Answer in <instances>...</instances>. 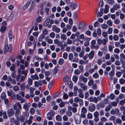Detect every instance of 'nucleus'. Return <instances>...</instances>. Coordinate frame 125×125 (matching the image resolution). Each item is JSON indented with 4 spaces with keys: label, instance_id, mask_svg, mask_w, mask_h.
<instances>
[{
    "label": "nucleus",
    "instance_id": "obj_1",
    "mask_svg": "<svg viewBox=\"0 0 125 125\" xmlns=\"http://www.w3.org/2000/svg\"><path fill=\"white\" fill-rule=\"evenodd\" d=\"M86 26V24L85 22H81L79 24L78 29L81 31H83L85 30Z\"/></svg>",
    "mask_w": 125,
    "mask_h": 125
},
{
    "label": "nucleus",
    "instance_id": "obj_2",
    "mask_svg": "<svg viewBox=\"0 0 125 125\" xmlns=\"http://www.w3.org/2000/svg\"><path fill=\"white\" fill-rule=\"evenodd\" d=\"M5 50L4 52V53L5 54V52H9L12 51V45H8V44H6L5 46Z\"/></svg>",
    "mask_w": 125,
    "mask_h": 125
},
{
    "label": "nucleus",
    "instance_id": "obj_3",
    "mask_svg": "<svg viewBox=\"0 0 125 125\" xmlns=\"http://www.w3.org/2000/svg\"><path fill=\"white\" fill-rule=\"evenodd\" d=\"M78 84L83 91H85L87 89V87L84 83H83L81 82H78Z\"/></svg>",
    "mask_w": 125,
    "mask_h": 125
},
{
    "label": "nucleus",
    "instance_id": "obj_4",
    "mask_svg": "<svg viewBox=\"0 0 125 125\" xmlns=\"http://www.w3.org/2000/svg\"><path fill=\"white\" fill-rule=\"evenodd\" d=\"M85 113H81L80 115V117L79 116V115H77L78 118L77 117L76 118V117H75V119L76 121H77L79 123L81 121V117L82 118H84L85 117L86 115L85 114Z\"/></svg>",
    "mask_w": 125,
    "mask_h": 125
},
{
    "label": "nucleus",
    "instance_id": "obj_5",
    "mask_svg": "<svg viewBox=\"0 0 125 125\" xmlns=\"http://www.w3.org/2000/svg\"><path fill=\"white\" fill-rule=\"evenodd\" d=\"M74 100L75 103H78L79 102V105L80 106H82L83 105V100L80 98L79 97H75L74 99Z\"/></svg>",
    "mask_w": 125,
    "mask_h": 125
},
{
    "label": "nucleus",
    "instance_id": "obj_6",
    "mask_svg": "<svg viewBox=\"0 0 125 125\" xmlns=\"http://www.w3.org/2000/svg\"><path fill=\"white\" fill-rule=\"evenodd\" d=\"M79 82H82L83 83H86L87 82V78L85 77L83 75H80L79 77Z\"/></svg>",
    "mask_w": 125,
    "mask_h": 125
},
{
    "label": "nucleus",
    "instance_id": "obj_7",
    "mask_svg": "<svg viewBox=\"0 0 125 125\" xmlns=\"http://www.w3.org/2000/svg\"><path fill=\"white\" fill-rule=\"evenodd\" d=\"M120 111L119 109L117 108L115 109H113L110 111V113L112 115H114L115 114H118L119 113Z\"/></svg>",
    "mask_w": 125,
    "mask_h": 125
},
{
    "label": "nucleus",
    "instance_id": "obj_8",
    "mask_svg": "<svg viewBox=\"0 0 125 125\" xmlns=\"http://www.w3.org/2000/svg\"><path fill=\"white\" fill-rule=\"evenodd\" d=\"M52 30L54 31H55L57 33H59L60 31V29L58 28L56 25H53L52 27Z\"/></svg>",
    "mask_w": 125,
    "mask_h": 125
},
{
    "label": "nucleus",
    "instance_id": "obj_9",
    "mask_svg": "<svg viewBox=\"0 0 125 125\" xmlns=\"http://www.w3.org/2000/svg\"><path fill=\"white\" fill-rule=\"evenodd\" d=\"M94 56V51H91L88 54V56L90 60H91Z\"/></svg>",
    "mask_w": 125,
    "mask_h": 125
},
{
    "label": "nucleus",
    "instance_id": "obj_10",
    "mask_svg": "<svg viewBox=\"0 0 125 125\" xmlns=\"http://www.w3.org/2000/svg\"><path fill=\"white\" fill-rule=\"evenodd\" d=\"M88 100L90 102H93L95 103H96L98 101V99L96 97H93L91 96L88 98Z\"/></svg>",
    "mask_w": 125,
    "mask_h": 125
},
{
    "label": "nucleus",
    "instance_id": "obj_11",
    "mask_svg": "<svg viewBox=\"0 0 125 125\" xmlns=\"http://www.w3.org/2000/svg\"><path fill=\"white\" fill-rule=\"evenodd\" d=\"M14 113V110L12 109H9L7 111V114L9 117H10L13 115Z\"/></svg>",
    "mask_w": 125,
    "mask_h": 125
},
{
    "label": "nucleus",
    "instance_id": "obj_12",
    "mask_svg": "<svg viewBox=\"0 0 125 125\" xmlns=\"http://www.w3.org/2000/svg\"><path fill=\"white\" fill-rule=\"evenodd\" d=\"M89 110L90 112H93L94 111L95 109V105L92 104L89 107Z\"/></svg>",
    "mask_w": 125,
    "mask_h": 125
},
{
    "label": "nucleus",
    "instance_id": "obj_13",
    "mask_svg": "<svg viewBox=\"0 0 125 125\" xmlns=\"http://www.w3.org/2000/svg\"><path fill=\"white\" fill-rule=\"evenodd\" d=\"M35 3L33 2H32L30 4V7L29 10L30 11H31L34 8Z\"/></svg>",
    "mask_w": 125,
    "mask_h": 125
},
{
    "label": "nucleus",
    "instance_id": "obj_14",
    "mask_svg": "<svg viewBox=\"0 0 125 125\" xmlns=\"http://www.w3.org/2000/svg\"><path fill=\"white\" fill-rule=\"evenodd\" d=\"M45 40L48 43L51 44L52 43V40L50 39L48 36H47L45 38Z\"/></svg>",
    "mask_w": 125,
    "mask_h": 125
},
{
    "label": "nucleus",
    "instance_id": "obj_15",
    "mask_svg": "<svg viewBox=\"0 0 125 125\" xmlns=\"http://www.w3.org/2000/svg\"><path fill=\"white\" fill-rule=\"evenodd\" d=\"M31 77L32 79L33 80H38L39 78L38 75L37 74L31 75Z\"/></svg>",
    "mask_w": 125,
    "mask_h": 125
},
{
    "label": "nucleus",
    "instance_id": "obj_16",
    "mask_svg": "<svg viewBox=\"0 0 125 125\" xmlns=\"http://www.w3.org/2000/svg\"><path fill=\"white\" fill-rule=\"evenodd\" d=\"M89 60H87L85 61H83L82 60H80L79 61V63L81 64H86L88 63Z\"/></svg>",
    "mask_w": 125,
    "mask_h": 125
},
{
    "label": "nucleus",
    "instance_id": "obj_17",
    "mask_svg": "<svg viewBox=\"0 0 125 125\" xmlns=\"http://www.w3.org/2000/svg\"><path fill=\"white\" fill-rule=\"evenodd\" d=\"M120 5L117 3L114 4L113 6V8H114L116 10H117L118 9L120 8Z\"/></svg>",
    "mask_w": 125,
    "mask_h": 125
},
{
    "label": "nucleus",
    "instance_id": "obj_18",
    "mask_svg": "<svg viewBox=\"0 0 125 125\" xmlns=\"http://www.w3.org/2000/svg\"><path fill=\"white\" fill-rule=\"evenodd\" d=\"M77 4L75 3H72L70 7L72 8L73 10H75L76 7L77 6Z\"/></svg>",
    "mask_w": 125,
    "mask_h": 125
},
{
    "label": "nucleus",
    "instance_id": "obj_19",
    "mask_svg": "<svg viewBox=\"0 0 125 125\" xmlns=\"http://www.w3.org/2000/svg\"><path fill=\"white\" fill-rule=\"evenodd\" d=\"M115 120V121L113 122V123H117L119 124H120L122 123V120L119 118H117Z\"/></svg>",
    "mask_w": 125,
    "mask_h": 125
},
{
    "label": "nucleus",
    "instance_id": "obj_20",
    "mask_svg": "<svg viewBox=\"0 0 125 125\" xmlns=\"http://www.w3.org/2000/svg\"><path fill=\"white\" fill-rule=\"evenodd\" d=\"M6 95L5 92H3L0 95V98L1 99L4 100L6 97Z\"/></svg>",
    "mask_w": 125,
    "mask_h": 125
},
{
    "label": "nucleus",
    "instance_id": "obj_21",
    "mask_svg": "<svg viewBox=\"0 0 125 125\" xmlns=\"http://www.w3.org/2000/svg\"><path fill=\"white\" fill-rule=\"evenodd\" d=\"M109 7V6L108 5L106 4L105 5V8L104 10V12L105 13L108 12Z\"/></svg>",
    "mask_w": 125,
    "mask_h": 125
},
{
    "label": "nucleus",
    "instance_id": "obj_22",
    "mask_svg": "<svg viewBox=\"0 0 125 125\" xmlns=\"http://www.w3.org/2000/svg\"><path fill=\"white\" fill-rule=\"evenodd\" d=\"M96 62L99 65H100L102 62V60L101 58H99L97 59L96 60Z\"/></svg>",
    "mask_w": 125,
    "mask_h": 125
},
{
    "label": "nucleus",
    "instance_id": "obj_23",
    "mask_svg": "<svg viewBox=\"0 0 125 125\" xmlns=\"http://www.w3.org/2000/svg\"><path fill=\"white\" fill-rule=\"evenodd\" d=\"M20 113V109H17V110L16 111L15 115L17 117V120H18V118H19L18 115Z\"/></svg>",
    "mask_w": 125,
    "mask_h": 125
},
{
    "label": "nucleus",
    "instance_id": "obj_24",
    "mask_svg": "<svg viewBox=\"0 0 125 125\" xmlns=\"http://www.w3.org/2000/svg\"><path fill=\"white\" fill-rule=\"evenodd\" d=\"M6 27L4 26H2L0 29V31L2 33H4L6 29Z\"/></svg>",
    "mask_w": 125,
    "mask_h": 125
},
{
    "label": "nucleus",
    "instance_id": "obj_25",
    "mask_svg": "<svg viewBox=\"0 0 125 125\" xmlns=\"http://www.w3.org/2000/svg\"><path fill=\"white\" fill-rule=\"evenodd\" d=\"M94 83L93 79L91 77L89 79V81L88 82V84L89 86H91Z\"/></svg>",
    "mask_w": 125,
    "mask_h": 125
},
{
    "label": "nucleus",
    "instance_id": "obj_26",
    "mask_svg": "<svg viewBox=\"0 0 125 125\" xmlns=\"http://www.w3.org/2000/svg\"><path fill=\"white\" fill-rule=\"evenodd\" d=\"M9 36L10 39H12L13 38V36L12 35V32L11 30H10L8 32Z\"/></svg>",
    "mask_w": 125,
    "mask_h": 125
},
{
    "label": "nucleus",
    "instance_id": "obj_27",
    "mask_svg": "<svg viewBox=\"0 0 125 125\" xmlns=\"http://www.w3.org/2000/svg\"><path fill=\"white\" fill-rule=\"evenodd\" d=\"M30 4V2H28L26 4H25L24 6H23L22 9L24 10H25V9H27L29 5Z\"/></svg>",
    "mask_w": 125,
    "mask_h": 125
},
{
    "label": "nucleus",
    "instance_id": "obj_28",
    "mask_svg": "<svg viewBox=\"0 0 125 125\" xmlns=\"http://www.w3.org/2000/svg\"><path fill=\"white\" fill-rule=\"evenodd\" d=\"M55 115V112L53 110H51V111L49 112L47 114V115H51V116H53L54 115Z\"/></svg>",
    "mask_w": 125,
    "mask_h": 125
},
{
    "label": "nucleus",
    "instance_id": "obj_29",
    "mask_svg": "<svg viewBox=\"0 0 125 125\" xmlns=\"http://www.w3.org/2000/svg\"><path fill=\"white\" fill-rule=\"evenodd\" d=\"M61 39L63 40H65L67 39V37L66 35L65 34H61L60 37Z\"/></svg>",
    "mask_w": 125,
    "mask_h": 125
},
{
    "label": "nucleus",
    "instance_id": "obj_30",
    "mask_svg": "<svg viewBox=\"0 0 125 125\" xmlns=\"http://www.w3.org/2000/svg\"><path fill=\"white\" fill-rule=\"evenodd\" d=\"M56 119L57 121H60L62 119V117L60 115H58L56 117Z\"/></svg>",
    "mask_w": 125,
    "mask_h": 125
},
{
    "label": "nucleus",
    "instance_id": "obj_31",
    "mask_svg": "<svg viewBox=\"0 0 125 125\" xmlns=\"http://www.w3.org/2000/svg\"><path fill=\"white\" fill-rule=\"evenodd\" d=\"M23 108L26 111H27L28 109V104L27 103H26L23 105Z\"/></svg>",
    "mask_w": 125,
    "mask_h": 125
},
{
    "label": "nucleus",
    "instance_id": "obj_32",
    "mask_svg": "<svg viewBox=\"0 0 125 125\" xmlns=\"http://www.w3.org/2000/svg\"><path fill=\"white\" fill-rule=\"evenodd\" d=\"M102 36L104 38H108V33L107 32L105 31L103 32L102 33Z\"/></svg>",
    "mask_w": 125,
    "mask_h": 125
},
{
    "label": "nucleus",
    "instance_id": "obj_33",
    "mask_svg": "<svg viewBox=\"0 0 125 125\" xmlns=\"http://www.w3.org/2000/svg\"><path fill=\"white\" fill-rule=\"evenodd\" d=\"M87 117L88 119H92L93 118V115L91 113H88L87 115Z\"/></svg>",
    "mask_w": 125,
    "mask_h": 125
},
{
    "label": "nucleus",
    "instance_id": "obj_34",
    "mask_svg": "<svg viewBox=\"0 0 125 125\" xmlns=\"http://www.w3.org/2000/svg\"><path fill=\"white\" fill-rule=\"evenodd\" d=\"M121 62L122 64V67L124 68L125 69V61L124 59H120Z\"/></svg>",
    "mask_w": 125,
    "mask_h": 125
},
{
    "label": "nucleus",
    "instance_id": "obj_35",
    "mask_svg": "<svg viewBox=\"0 0 125 125\" xmlns=\"http://www.w3.org/2000/svg\"><path fill=\"white\" fill-rule=\"evenodd\" d=\"M74 73L75 75H79L80 74L81 71L78 69H76L74 71Z\"/></svg>",
    "mask_w": 125,
    "mask_h": 125
},
{
    "label": "nucleus",
    "instance_id": "obj_36",
    "mask_svg": "<svg viewBox=\"0 0 125 125\" xmlns=\"http://www.w3.org/2000/svg\"><path fill=\"white\" fill-rule=\"evenodd\" d=\"M119 37L117 35H115L113 36V39L115 41H117L118 40Z\"/></svg>",
    "mask_w": 125,
    "mask_h": 125
},
{
    "label": "nucleus",
    "instance_id": "obj_37",
    "mask_svg": "<svg viewBox=\"0 0 125 125\" xmlns=\"http://www.w3.org/2000/svg\"><path fill=\"white\" fill-rule=\"evenodd\" d=\"M70 79V78L69 76H66L63 78V81L64 82H66L68 81Z\"/></svg>",
    "mask_w": 125,
    "mask_h": 125
},
{
    "label": "nucleus",
    "instance_id": "obj_38",
    "mask_svg": "<svg viewBox=\"0 0 125 125\" xmlns=\"http://www.w3.org/2000/svg\"><path fill=\"white\" fill-rule=\"evenodd\" d=\"M101 27L103 29H106L108 28V26L105 24L104 23L101 24Z\"/></svg>",
    "mask_w": 125,
    "mask_h": 125
},
{
    "label": "nucleus",
    "instance_id": "obj_39",
    "mask_svg": "<svg viewBox=\"0 0 125 125\" xmlns=\"http://www.w3.org/2000/svg\"><path fill=\"white\" fill-rule=\"evenodd\" d=\"M87 112L86 109L84 107H83L81 109V113H86Z\"/></svg>",
    "mask_w": 125,
    "mask_h": 125
},
{
    "label": "nucleus",
    "instance_id": "obj_40",
    "mask_svg": "<svg viewBox=\"0 0 125 125\" xmlns=\"http://www.w3.org/2000/svg\"><path fill=\"white\" fill-rule=\"evenodd\" d=\"M25 118L24 116H21L20 118H18V120H19L21 122H24L25 120Z\"/></svg>",
    "mask_w": 125,
    "mask_h": 125
},
{
    "label": "nucleus",
    "instance_id": "obj_41",
    "mask_svg": "<svg viewBox=\"0 0 125 125\" xmlns=\"http://www.w3.org/2000/svg\"><path fill=\"white\" fill-rule=\"evenodd\" d=\"M108 40V38H104L102 40V43L103 45H105L106 44Z\"/></svg>",
    "mask_w": 125,
    "mask_h": 125
},
{
    "label": "nucleus",
    "instance_id": "obj_42",
    "mask_svg": "<svg viewBox=\"0 0 125 125\" xmlns=\"http://www.w3.org/2000/svg\"><path fill=\"white\" fill-rule=\"evenodd\" d=\"M111 109V106L110 105L107 106L105 109V111L106 112L109 111Z\"/></svg>",
    "mask_w": 125,
    "mask_h": 125
},
{
    "label": "nucleus",
    "instance_id": "obj_43",
    "mask_svg": "<svg viewBox=\"0 0 125 125\" xmlns=\"http://www.w3.org/2000/svg\"><path fill=\"white\" fill-rule=\"evenodd\" d=\"M78 77L76 75H74L72 78L73 81L75 83H76Z\"/></svg>",
    "mask_w": 125,
    "mask_h": 125
},
{
    "label": "nucleus",
    "instance_id": "obj_44",
    "mask_svg": "<svg viewBox=\"0 0 125 125\" xmlns=\"http://www.w3.org/2000/svg\"><path fill=\"white\" fill-rule=\"evenodd\" d=\"M94 116V117H98L99 116V113L97 111H96L94 112L93 114Z\"/></svg>",
    "mask_w": 125,
    "mask_h": 125
},
{
    "label": "nucleus",
    "instance_id": "obj_45",
    "mask_svg": "<svg viewBox=\"0 0 125 125\" xmlns=\"http://www.w3.org/2000/svg\"><path fill=\"white\" fill-rule=\"evenodd\" d=\"M116 117L112 115L110 118L109 120H110L111 121H113V122L114 121H115V120L116 119Z\"/></svg>",
    "mask_w": 125,
    "mask_h": 125
},
{
    "label": "nucleus",
    "instance_id": "obj_46",
    "mask_svg": "<svg viewBox=\"0 0 125 125\" xmlns=\"http://www.w3.org/2000/svg\"><path fill=\"white\" fill-rule=\"evenodd\" d=\"M100 120L103 122H106L107 121V119L104 117H102L100 119Z\"/></svg>",
    "mask_w": 125,
    "mask_h": 125
},
{
    "label": "nucleus",
    "instance_id": "obj_47",
    "mask_svg": "<svg viewBox=\"0 0 125 125\" xmlns=\"http://www.w3.org/2000/svg\"><path fill=\"white\" fill-rule=\"evenodd\" d=\"M73 57V55L72 53H70L68 55V59L69 60L71 61L72 60Z\"/></svg>",
    "mask_w": 125,
    "mask_h": 125
},
{
    "label": "nucleus",
    "instance_id": "obj_48",
    "mask_svg": "<svg viewBox=\"0 0 125 125\" xmlns=\"http://www.w3.org/2000/svg\"><path fill=\"white\" fill-rule=\"evenodd\" d=\"M44 36L43 35H41L38 38V41L39 42H42V41L43 39H44Z\"/></svg>",
    "mask_w": 125,
    "mask_h": 125
},
{
    "label": "nucleus",
    "instance_id": "obj_49",
    "mask_svg": "<svg viewBox=\"0 0 125 125\" xmlns=\"http://www.w3.org/2000/svg\"><path fill=\"white\" fill-rule=\"evenodd\" d=\"M32 79L30 78H29L28 79V85H32Z\"/></svg>",
    "mask_w": 125,
    "mask_h": 125
},
{
    "label": "nucleus",
    "instance_id": "obj_50",
    "mask_svg": "<svg viewBox=\"0 0 125 125\" xmlns=\"http://www.w3.org/2000/svg\"><path fill=\"white\" fill-rule=\"evenodd\" d=\"M42 32L44 35H47L48 34V31L46 29H44L42 31Z\"/></svg>",
    "mask_w": 125,
    "mask_h": 125
},
{
    "label": "nucleus",
    "instance_id": "obj_51",
    "mask_svg": "<svg viewBox=\"0 0 125 125\" xmlns=\"http://www.w3.org/2000/svg\"><path fill=\"white\" fill-rule=\"evenodd\" d=\"M120 59L121 60L124 59L125 60V55L124 53H121L120 54Z\"/></svg>",
    "mask_w": 125,
    "mask_h": 125
},
{
    "label": "nucleus",
    "instance_id": "obj_52",
    "mask_svg": "<svg viewBox=\"0 0 125 125\" xmlns=\"http://www.w3.org/2000/svg\"><path fill=\"white\" fill-rule=\"evenodd\" d=\"M113 31V29L112 28L110 27L107 30V33L109 34H111Z\"/></svg>",
    "mask_w": 125,
    "mask_h": 125
},
{
    "label": "nucleus",
    "instance_id": "obj_53",
    "mask_svg": "<svg viewBox=\"0 0 125 125\" xmlns=\"http://www.w3.org/2000/svg\"><path fill=\"white\" fill-rule=\"evenodd\" d=\"M15 65L13 64H12V65L10 67V70L12 71H15Z\"/></svg>",
    "mask_w": 125,
    "mask_h": 125
},
{
    "label": "nucleus",
    "instance_id": "obj_54",
    "mask_svg": "<svg viewBox=\"0 0 125 125\" xmlns=\"http://www.w3.org/2000/svg\"><path fill=\"white\" fill-rule=\"evenodd\" d=\"M93 76L94 78L96 79L99 77V76L98 73H96L93 75Z\"/></svg>",
    "mask_w": 125,
    "mask_h": 125
},
{
    "label": "nucleus",
    "instance_id": "obj_55",
    "mask_svg": "<svg viewBox=\"0 0 125 125\" xmlns=\"http://www.w3.org/2000/svg\"><path fill=\"white\" fill-rule=\"evenodd\" d=\"M27 76L24 75H21V78L20 79V81L22 82L24 80L25 78H26Z\"/></svg>",
    "mask_w": 125,
    "mask_h": 125
},
{
    "label": "nucleus",
    "instance_id": "obj_56",
    "mask_svg": "<svg viewBox=\"0 0 125 125\" xmlns=\"http://www.w3.org/2000/svg\"><path fill=\"white\" fill-rule=\"evenodd\" d=\"M107 23L109 26H112V22L111 21L109 20L107 21Z\"/></svg>",
    "mask_w": 125,
    "mask_h": 125
},
{
    "label": "nucleus",
    "instance_id": "obj_57",
    "mask_svg": "<svg viewBox=\"0 0 125 125\" xmlns=\"http://www.w3.org/2000/svg\"><path fill=\"white\" fill-rule=\"evenodd\" d=\"M107 2L110 5H112L114 3V1L113 0H107Z\"/></svg>",
    "mask_w": 125,
    "mask_h": 125
},
{
    "label": "nucleus",
    "instance_id": "obj_58",
    "mask_svg": "<svg viewBox=\"0 0 125 125\" xmlns=\"http://www.w3.org/2000/svg\"><path fill=\"white\" fill-rule=\"evenodd\" d=\"M110 57V55L109 53H107L105 56V58L106 60H109Z\"/></svg>",
    "mask_w": 125,
    "mask_h": 125
},
{
    "label": "nucleus",
    "instance_id": "obj_59",
    "mask_svg": "<svg viewBox=\"0 0 125 125\" xmlns=\"http://www.w3.org/2000/svg\"><path fill=\"white\" fill-rule=\"evenodd\" d=\"M120 23V21L118 19H116L114 21V23L116 24H118Z\"/></svg>",
    "mask_w": 125,
    "mask_h": 125
},
{
    "label": "nucleus",
    "instance_id": "obj_60",
    "mask_svg": "<svg viewBox=\"0 0 125 125\" xmlns=\"http://www.w3.org/2000/svg\"><path fill=\"white\" fill-rule=\"evenodd\" d=\"M19 87L17 86H15L13 87V90L15 91H17L19 90Z\"/></svg>",
    "mask_w": 125,
    "mask_h": 125
},
{
    "label": "nucleus",
    "instance_id": "obj_61",
    "mask_svg": "<svg viewBox=\"0 0 125 125\" xmlns=\"http://www.w3.org/2000/svg\"><path fill=\"white\" fill-rule=\"evenodd\" d=\"M89 94L88 92H86L84 94V98L86 99H87L89 96Z\"/></svg>",
    "mask_w": 125,
    "mask_h": 125
},
{
    "label": "nucleus",
    "instance_id": "obj_62",
    "mask_svg": "<svg viewBox=\"0 0 125 125\" xmlns=\"http://www.w3.org/2000/svg\"><path fill=\"white\" fill-rule=\"evenodd\" d=\"M68 98V96L67 94L65 93L63 95V98L64 99H66Z\"/></svg>",
    "mask_w": 125,
    "mask_h": 125
},
{
    "label": "nucleus",
    "instance_id": "obj_63",
    "mask_svg": "<svg viewBox=\"0 0 125 125\" xmlns=\"http://www.w3.org/2000/svg\"><path fill=\"white\" fill-rule=\"evenodd\" d=\"M66 115L69 116H71L72 114V112L70 111L66 112Z\"/></svg>",
    "mask_w": 125,
    "mask_h": 125
},
{
    "label": "nucleus",
    "instance_id": "obj_64",
    "mask_svg": "<svg viewBox=\"0 0 125 125\" xmlns=\"http://www.w3.org/2000/svg\"><path fill=\"white\" fill-rule=\"evenodd\" d=\"M119 82L121 84H123L125 83V80L123 78L119 80Z\"/></svg>",
    "mask_w": 125,
    "mask_h": 125
}]
</instances>
